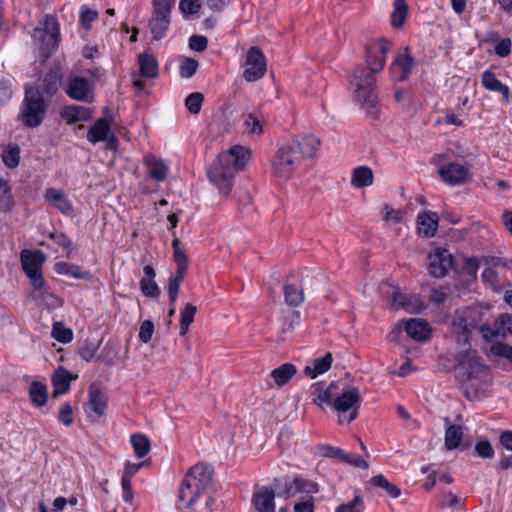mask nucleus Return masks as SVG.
Wrapping results in <instances>:
<instances>
[{
  "instance_id": "1",
  "label": "nucleus",
  "mask_w": 512,
  "mask_h": 512,
  "mask_svg": "<svg viewBox=\"0 0 512 512\" xmlns=\"http://www.w3.org/2000/svg\"><path fill=\"white\" fill-rule=\"evenodd\" d=\"M391 46V43L386 39L370 43L366 48L368 69L358 67L353 71L350 78L351 85L354 87L355 98L372 117L378 114L377 97L374 91V74L384 68L386 54L391 49Z\"/></svg>"
},
{
  "instance_id": "2",
  "label": "nucleus",
  "mask_w": 512,
  "mask_h": 512,
  "mask_svg": "<svg viewBox=\"0 0 512 512\" xmlns=\"http://www.w3.org/2000/svg\"><path fill=\"white\" fill-rule=\"evenodd\" d=\"M249 158V150L240 145H235L218 156L217 161L208 169L207 175L220 194L229 195L233 177L244 169Z\"/></svg>"
},
{
  "instance_id": "3",
  "label": "nucleus",
  "mask_w": 512,
  "mask_h": 512,
  "mask_svg": "<svg viewBox=\"0 0 512 512\" xmlns=\"http://www.w3.org/2000/svg\"><path fill=\"white\" fill-rule=\"evenodd\" d=\"M212 481L209 466L199 463L194 465L183 479L179 490V501L184 508H191L196 499L203 494Z\"/></svg>"
},
{
  "instance_id": "4",
  "label": "nucleus",
  "mask_w": 512,
  "mask_h": 512,
  "mask_svg": "<svg viewBox=\"0 0 512 512\" xmlns=\"http://www.w3.org/2000/svg\"><path fill=\"white\" fill-rule=\"evenodd\" d=\"M32 38L41 62H45L57 50L59 45V24L57 20L51 15H46L44 20L39 22L34 29Z\"/></svg>"
},
{
  "instance_id": "5",
  "label": "nucleus",
  "mask_w": 512,
  "mask_h": 512,
  "mask_svg": "<svg viewBox=\"0 0 512 512\" xmlns=\"http://www.w3.org/2000/svg\"><path fill=\"white\" fill-rule=\"evenodd\" d=\"M45 261V255L40 251L31 252L28 250H24L21 253V263L24 272L27 277L30 279L32 286L35 289L37 294H34L36 298H49L51 301L50 305H57L59 300L53 294H49L46 292L44 286L45 282L41 273V266Z\"/></svg>"
},
{
  "instance_id": "6",
  "label": "nucleus",
  "mask_w": 512,
  "mask_h": 512,
  "mask_svg": "<svg viewBox=\"0 0 512 512\" xmlns=\"http://www.w3.org/2000/svg\"><path fill=\"white\" fill-rule=\"evenodd\" d=\"M48 100L41 93L39 87L27 86L25 99L20 113L24 125L30 128L38 127L45 118Z\"/></svg>"
},
{
  "instance_id": "7",
  "label": "nucleus",
  "mask_w": 512,
  "mask_h": 512,
  "mask_svg": "<svg viewBox=\"0 0 512 512\" xmlns=\"http://www.w3.org/2000/svg\"><path fill=\"white\" fill-rule=\"evenodd\" d=\"M297 153L289 144L281 146L271 159L272 174L281 179H290L301 163Z\"/></svg>"
},
{
  "instance_id": "8",
  "label": "nucleus",
  "mask_w": 512,
  "mask_h": 512,
  "mask_svg": "<svg viewBox=\"0 0 512 512\" xmlns=\"http://www.w3.org/2000/svg\"><path fill=\"white\" fill-rule=\"evenodd\" d=\"M361 397L358 388H350L333 400L334 409L340 413V423H350L357 418Z\"/></svg>"
},
{
  "instance_id": "9",
  "label": "nucleus",
  "mask_w": 512,
  "mask_h": 512,
  "mask_svg": "<svg viewBox=\"0 0 512 512\" xmlns=\"http://www.w3.org/2000/svg\"><path fill=\"white\" fill-rule=\"evenodd\" d=\"M479 311L473 308H465L456 313L453 320V332L458 343H467L469 337L479 323Z\"/></svg>"
},
{
  "instance_id": "10",
  "label": "nucleus",
  "mask_w": 512,
  "mask_h": 512,
  "mask_svg": "<svg viewBox=\"0 0 512 512\" xmlns=\"http://www.w3.org/2000/svg\"><path fill=\"white\" fill-rule=\"evenodd\" d=\"M273 485L278 490V495L284 498L294 497L297 494H316L319 491L317 483L303 478L275 479Z\"/></svg>"
},
{
  "instance_id": "11",
  "label": "nucleus",
  "mask_w": 512,
  "mask_h": 512,
  "mask_svg": "<svg viewBox=\"0 0 512 512\" xmlns=\"http://www.w3.org/2000/svg\"><path fill=\"white\" fill-rule=\"evenodd\" d=\"M457 370L466 380L480 379L488 372L475 350H468L460 354Z\"/></svg>"
},
{
  "instance_id": "12",
  "label": "nucleus",
  "mask_w": 512,
  "mask_h": 512,
  "mask_svg": "<svg viewBox=\"0 0 512 512\" xmlns=\"http://www.w3.org/2000/svg\"><path fill=\"white\" fill-rule=\"evenodd\" d=\"M243 66V78L247 82L261 79L266 72V59L262 51L256 46L250 47Z\"/></svg>"
},
{
  "instance_id": "13",
  "label": "nucleus",
  "mask_w": 512,
  "mask_h": 512,
  "mask_svg": "<svg viewBox=\"0 0 512 512\" xmlns=\"http://www.w3.org/2000/svg\"><path fill=\"white\" fill-rule=\"evenodd\" d=\"M171 7L166 0H153V17L150 21V30L153 38L161 39L169 27Z\"/></svg>"
},
{
  "instance_id": "14",
  "label": "nucleus",
  "mask_w": 512,
  "mask_h": 512,
  "mask_svg": "<svg viewBox=\"0 0 512 512\" xmlns=\"http://www.w3.org/2000/svg\"><path fill=\"white\" fill-rule=\"evenodd\" d=\"M138 67V71L132 73L133 86L142 90L145 87V82L140 78H156L158 76V62L153 55L141 53L138 55Z\"/></svg>"
},
{
  "instance_id": "15",
  "label": "nucleus",
  "mask_w": 512,
  "mask_h": 512,
  "mask_svg": "<svg viewBox=\"0 0 512 512\" xmlns=\"http://www.w3.org/2000/svg\"><path fill=\"white\" fill-rule=\"evenodd\" d=\"M452 255L443 248H436L428 256L429 273L437 278L443 277L452 268Z\"/></svg>"
},
{
  "instance_id": "16",
  "label": "nucleus",
  "mask_w": 512,
  "mask_h": 512,
  "mask_svg": "<svg viewBox=\"0 0 512 512\" xmlns=\"http://www.w3.org/2000/svg\"><path fill=\"white\" fill-rule=\"evenodd\" d=\"M439 175L450 185H460L466 182L469 177V169L460 163H448L439 168Z\"/></svg>"
},
{
  "instance_id": "17",
  "label": "nucleus",
  "mask_w": 512,
  "mask_h": 512,
  "mask_svg": "<svg viewBox=\"0 0 512 512\" xmlns=\"http://www.w3.org/2000/svg\"><path fill=\"white\" fill-rule=\"evenodd\" d=\"M390 302L394 308H403L409 313H419L425 307L424 302L418 295L407 296L396 290L392 292Z\"/></svg>"
},
{
  "instance_id": "18",
  "label": "nucleus",
  "mask_w": 512,
  "mask_h": 512,
  "mask_svg": "<svg viewBox=\"0 0 512 512\" xmlns=\"http://www.w3.org/2000/svg\"><path fill=\"white\" fill-rule=\"evenodd\" d=\"M275 491L272 488L260 487L252 495V505L257 512H275Z\"/></svg>"
},
{
  "instance_id": "19",
  "label": "nucleus",
  "mask_w": 512,
  "mask_h": 512,
  "mask_svg": "<svg viewBox=\"0 0 512 512\" xmlns=\"http://www.w3.org/2000/svg\"><path fill=\"white\" fill-rule=\"evenodd\" d=\"M87 139L91 143L106 141L110 148H113L117 141L116 137L113 134H110L109 123L104 118L98 119L89 129L87 133Z\"/></svg>"
},
{
  "instance_id": "20",
  "label": "nucleus",
  "mask_w": 512,
  "mask_h": 512,
  "mask_svg": "<svg viewBox=\"0 0 512 512\" xmlns=\"http://www.w3.org/2000/svg\"><path fill=\"white\" fill-rule=\"evenodd\" d=\"M44 198L51 206L59 210L62 214L67 216L73 215V205L61 190L48 188L45 190Z\"/></svg>"
},
{
  "instance_id": "21",
  "label": "nucleus",
  "mask_w": 512,
  "mask_h": 512,
  "mask_svg": "<svg viewBox=\"0 0 512 512\" xmlns=\"http://www.w3.org/2000/svg\"><path fill=\"white\" fill-rule=\"evenodd\" d=\"M319 140L313 135L303 136L301 138L293 139L289 145L298 151V155L300 156V161L304 158L313 157L317 151L319 146Z\"/></svg>"
},
{
  "instance_id": "22",
  "label": "nucleus",
  "mask_w": 512,
  "mask_h": 512,
  "mask_svg": "<svg viewBox=\"0 0 512 512\" xmlns=\"http://www.w3.org/2000/svg\"><path fill=\"white\" fill-rule=\"evenodd\" d=\"M61 77L62 74L60 68L55 67L46 74L44 79L41 81V84L36 86L40 88L45 99L49 100L57 92Z\"/></svg>"
},
{
  "instance_id": "23",
  "label": "nucleus",
  "mask_w": 512,
  "mask_h": 512,
  "mask_svg": "<svg viewBox=\"0 0 512 512\" xmlns=\"http://www.w3.org/2000/svg\"><path fill=\"white\" fill-rule=\"evenodd\" d=\"M404 329L412 339L426 340L430 334L429 324L421 318H412L405 322Z\"/></svg>"
},
{
  "instance_id": "24",
  "label": "nucleus",
  "mask_w": 512,
  "mask_h": 512,
  "mask_svg": "<svg viewBox=\"0 0 512 512\" xmlns=\"http://www.w3.org/2000/svg\"><path fill=\"white\" fill-rule=\"evenodd\" d=\"M68 96L77 101H87L89 94L88 81L83 77H73L66 89Z\"/></svg>"
},
{
  "instance_id": "25",
  "label": "nucleus",
  "mask_w": 512,
  "mask_h": 512,
  "mask_svg": "<svg viewBox=\"0 0 512 512\" xmlns=\"http://www.w3.org/2000/svg\"><path fill=\"white\" fill-rule=\"evenodd\" d=\"M92 116L90 108L81 105L66 106L61 111V117L68 123L87 121Z\"/></svg>"
},
{
  "instance_id": "26",
  "label": "nucleus",
  "mask_w": 512,
  "mask_h": 512,
  "mask_svg": "<svg viewBox=\"0 0 512 512\" xmlns=\"http://www.w3.org/2000/svg\"><path fill=\"white\" fill-rule=\"evenodd\" d=\"M438 220V215L435 212H423L417 218L418 232L425 237L434 236L438 228Z\"/></svg>"
},
{
  "instance_id": "27",
  "label": "nucleus",
  "mask_w": 512,
  "mask_h": 512,
  "mask_svg": "<svg viewBox=\"0 0 512 512\" xmlns=\"http://www.w3.org/2000/svg\"><path fill=\"white\" fill-rule=\"evenodd\" d=\"M481 82L485 89L493 92H499L502 94L503 99L506 103L509 102L510 90L509 87L502 84L495 76V74L486 70L482 73Z\"/></svg>"
},
{
  "instance_id": "28",
  "label": "nucleus",
  "mask_w": 512,
  "mask_h": 512,
  "mask_svg": "<svg viewBox=\"0 0 512 512\" xmlns=\"http://www.w3.org/2000/svg\"><path fill=\"white\" fill-rule=\"evenodd\" d=\"M332 361V354L328 352L323 357L314 359L311 365H306L303 372L305 375L315 378L328 371L331 367Z\"/></svg>"
},
{
  "instance_id": "29",
  "label": "nucleus",
  "mask_w": 512,
  "mask_h": 512,
  "mask_svg": "<svg viewBox=\"0 0 512 512\" xmlns=\"http://www.w3.org/2000/svg\"><path fill=\"white\" fill-rule=\"evenodd\" d=\"M71 379V374L66 369L59 367L52 377L53 396L57 397L66 393L70 388Z\"/></svg>"
},
{
  "instance_id": "30",
  "label": "nucleus",
  "mask_w": 512,
  "mask_h": 512,
  "mask_svg": "<svg viewBox=\"0 0 512 512\" xmlns=\"http://www.w3.org/2000/svg\"><path fill=\"white\" fill-rule=\"evenodd\" d=\"M336 388L335 383H331L326 389L321 383H315L311 386V395L314 396L313 401L318 405L333 403V390Z\"/></svg>"
},
{
  "instance_id": "31",
  "label": "nucleus",
  "mask_w": 512,
  "mask_h": 512,
  "mask_svg": "<svg viewBox=\"0 0 512 512\" xmlns=\"http://www.w3.org/2000/svg\"><path fill=\"white\" fill-rule=\"evenodd\" d=\"M297 369L291 363H285L273 369L270 373L271 378L278 387H282L296 374Z\"/></svg>"
},
{
  "instance_id": "32",
  "label": "nucleus",
  "mask_w": 512,
  "mask_h": 512,
  "mask_svg": "<svg viewBox=\"0 0 512 512\" xmlns=\"http://www.w3.org/2000/svg\"><path fill=\"white\" fill-rule=\"evenodd\" d=\"M373 172L369 167L359 166L352 171L351 184L356 188H362L372 185Z\"/></svg>"
},
{
  "instance_id": "33",
  "label": "nucleus",
  "mask_w": 512,
  "mask_h": 512,
  "mask_svg": "<svg viewBox=\"0 0 512 512\" xmlns=\"http://www.w3.org/2000/svg\"><path fill=\"white\" fill-rule=\"evenodd\" d=\"M412 66L413 57L409 54L408 48H405L404 51L399 53L395 58L392 68H398L400 70L399 80L404 81L407 79Z\"/></svg>"
},
{
  "instance_id": "34",
  "label": "nucleus",
  "mask_w": 512,
  "mask_h": 512,
  "mask_svg": "<svg viewBox=\"0 0 512 512\" xmlns=\"http://www.w3.org/2000/svg\"><path fill=\"white\" fill-rule=\"evenodd\" d=\"M145 163L149 167V175L151 178L156 181H162L166 178L168 166L163 160L148 156L145 159Z\"/></svg>"
},
{
  "instance_id": "35",
  "label": "nucleus",
  "mask_w": 512,
  "mask_h": 512,
  "mask_svg": "<svg viewBox=\"0 0 512 512\" xmlns=\"http://www.w3.org/2000/svg\"><path fill=\"white\" fill-rule=\"evenodd\" d=\"M55 271L60 275H66L76 279H88L90 276L88 271H83L78 265L67 262L56 263Z\"/></svg>"
},
{
  "instance_id": "36",
  "label": "nucleus",
  "mask_w": 512,
  "mask_h": 512,
  "mask_svg": "<svg viewBox=\"0 0 512 512\" xmlns=\"http://www.w3.org/2000/svg\"><path fill=\"white\" fill-rule=\"evenodd\" d=\"M463 428L459 425H450L445 431V447L453 450L459 447L463 439Z\"/></svg>"
},
{
  "instance_id": "37",
  "label": "nucleus",
  "mask_w": 512,
  "mask_h": 512,
  "mask_svg": "<svg viewBox=\"0 0 512 512\" xmlns=\"http://www.w3.org/2000/svg\"><path fill=\"white\" fill-rule=\"evenodd\" d=\"M284 298L286 304L297 307L304 300L303 290L294 284L287 283L284 286Z\"/></svg>"
},
{
  "instance_id": "38",
  "label": "nucleus",
  "mask_w": 512,
  "mask_h": 512,
  "mask_svg": "<svg viewBox=\"0 0 512 512\" xmlns=\"http://www.w3.org/2000/svg\"><path fill=\"white\" fill-rule=\"evenodd\" d=\"M393 6L394 11L391 15V24L395 28H400L405 22L408 6L405 0H394Z\"/></svg>"
},
{
  "instance_id": "39",
  "label": "nucleus",
  "mask_w": 512,
  "mask_h": 512,
  "mask_svg": "<svg viewBox=\"0 0 512 512\" xmlns=\"http://www.w3.org/2000/svg\"><path fill=\"white\" fill-rule=\"evenodd\" d=\"M29 396L35 406H43L47 401L46 386L40 382H33L29 388Z\"/></svg>"
},
{
  "instance_id": "40",
  "label": "nucleus",
  "mask_w": 512,
  "mask_h": 512,
  "mask_svg": "<svg viewBox=\"0 0 512 512\" xmlns=\"http://www.w3.org/2000/svg\"><path fill=\"white\" fill-rule=\"evenodd\" d=\"M172 247L174 261L177 264L176 271H179L180 273H186L188 259L184 249L181 248V243L177 237H174L172 241Z\"/></svg>"
},
{
  "instance_id": "41",
  "label": "nucleus",
  "mask_w": 512,
  "mask_h": 512,
  "mask_svg": "<svg viewBox=\"0 0 512 512\" xmlns=\"http://www.w3.org/2000/svg\"><path fill=\"white\" fill-rule=\"evenodd\" d=\"M370 482L379 488L384 489L391 497L398 498L401 495V490L394 484L390 483L386 477L382 474H378L376 476H373L370 479Z\"/></svg>"
},
{
  "instance_id": "42",
  "label": "nucleus",
  "mask_w": 512,
  "mask_h": 512,
  "mask_svg": "<svg viewBox=\"0 0 512 512\" xmlns=\"http://www.w3.org/2000/svg\"><path fill=\"white\" fill-rule=\"evenodd\" d=\"M197 308L196 306L187 303L184 308L181 310L180 317V334L185 335L189 329L190 324L194 321V316L196 314Z\"/></svg>"
},
{
  "instance_id": "43",
  "label": "nucleus",
  "mask_w": 512,
  "mask_h": 512,
  "mask_svg": "<svg viewBox=\"0 0 512 512\" xmlns=\"http://www.w3.org/2000/svg\"><path fill=\"white\" fill-rule=\"evenodd\" d=\"M131 444L137 457L142 458L150 451V441L143 434H134L131 436Z\"/></svg>"
},
{
  "instance_id": "44",
  "label": "nucleus",
  "mask_w": 512,
  "mask_h": 512,
  "mask_svg": "<svg viewBox=\"0 0 512 512\" xmlns=\"http://www.w3.org/2000/svg\"><path fill=\"white\" fill-rule=\"evenodd\" d=\"M89 407L97 416H102L104 414L106 398L101 391H90Z\"/></svg>"
},
{
  "instance_id": "45",
  "label": "nucleus",
  "mask_w": 512,
  "mask_h": 512,
  "mask_svg": "<svg viewBox=\"0 0 512 512\" xmlns=\"http://www.w3.org/2000/svg\"><path fill=\"white\" fill-rule=\"evenodd\" d=\"M19 160L20 149L17 145H9L2 153V161L10 169L17 167Z\"/></svg>"
},
{
  "instance_id": "46",
  "label": "nucleus",
  "mask_w": 512,
  "mask_h": 512,
  "mask_svg": "<svg viewBox=\"0 0 512 512\" xmlns=\"http://www.w3.org/2000/svg\"><path fill=\"white\" fill-rule=\"evenodd\" d=\"M13 206L11 189L6 180H0V210L9 211Z\"/></svg>"
},
{
  "instance_id": "47",
  "label": "nucleus",
  "mask_w": 512,
  "mask_h": 512,
  "mask_svg": "<svg viewBox=\"0 0 512 512\" xmlns=\"http://www.w3.org/2000/svg\"><path fill=\"white\" fill-rule=\"evenodd\" d=\"M490 353L495 357L506 359L512 365V346L496 341L492 343Z\"/></svg>"
},
{
  "instance_id": "48",
  "label": "nucleus",
  "mask_w": 512,
  "mask_h": 512,
  "mask_svg": "<svg viewBox=\"0 0 512 512\" xmlns=\"http://www.w3.org/2000/svg\"><path fill=\"white\" fill-rule=\"evenodd\" d=\"M245 131L251 135H260L263 132L262 121L251 113L244 114Z\"/></svg>"
},
{
  "instance_id": "49",
  "label": "nucleus",
  "mask_w": 512,
  "mask_h": 512,
  "mask_svg": "<svg viewBox=\"0 0 512 512\" xmlns=\"http://www.w3.org/2000/svg\"><path fill=\"white\" fill-rule=\"evenodd\" d=\"M185 277V273H180L176 271V274L171 276L168 284V295L171 303H174L177 299L179 287L183 282Z\"/></svg>"
},
{
  "instance_id": "50",
  "label": "nucleus",
  "mask_w": 512,
  "mask_h": 512,
  "mask_svg": "<svg viewBox=\"0 0 512 512\" xmlns=\"http://www.w3.org/2000/svg\"><path fill=\"white\" fill-rule=\"evenodd\" d=\"M294 512H314L315 498L313 494H305L293 506Z\"/></svg>"
},
{
  "instance_id": "51",
  "label": "nucleus",
  "mask_w": 512,
  "mask_h": 512,
  "mask_svg": "<svg viewBox=\"0 0 512 512\" xmlns=\"http://www.w3.org/2000/svg\"><path fill=\"white\" fill-rule=\"evenodd\" d=\"M98 12L94 9L84 7L81 9L79 19L80 25L85 30H91L92 23L98 19Z\"/></svg>"
},
{
  "instance_id": "52",
  "label": "nucleus",
  "mask_w": 512,
  "mask_h": 512,
  "mask_svg": "<svg viewBox=\"0 0 512 512\" xmlns=\"http://www.w3.org/2000/svg\"><path fill=\"white\" fill-rule=\"evenodd\" d=\"M204 97L199 92L189 94L185 99V106L192 114H198L201 110Z\"/></svg>"
},
{
  "instance_id": "53",
  "label": "nucleus",
  "mask_w": 512,
  "mask_h": 512,
  "mask_svg": "<svg viewBox=\"0 0 512 512\" xmlns=\"http://www.w3.org/2000/svg\"><path fill=\"white\" fill-rule=\"evenodd\" d=\"M52 336L62 343H68L73 338V333L70 329L65 328L61 323L56 322L52 328Z\"/></svg>"
},
{
  "instance_id": "54",
  "label": "nucleus",
  "mask_w": 512,
  "mask_h": 512,
  "mask_svg": "<svg viewBox=\"0 0 512 512\" xmlns=\"http://www.w3.org/2000/svg\"><path fill=\"white\" fill-rule=\"evenodd\" d=\"M199 63L192 58H184L180 65V75L182 78H191L197 71Z\"/></svg>"
},
{
  "instance_id": "55",
  "label": "nucleus",
  "mask_w": 512,
  "mask_h": 512,
  "mask_svg": "<svg viewBox=\"0 0 512 512\" xmlns=\"http://www.w3.org/2000/svg\"><path fill=\"white\" fill-rule=\"evenodd\" d=\"M49 238L53 240L57 245L63 247L67 250V257L70 256L73 251L72 241L62 232H51L49 233Z\"/></svg>"
},
{
  "instance_id": "56",
  "label": "nucleus",
  "mask_w": 512,
  "mask_h": 512,
  "mask_svg": "<svg viewBox=\"0 0 512 512\" xmlns=\"http://www.w3.org/2000/svg\"><path fill=\"white\" fill-rule=\"evenodd\" d=\"M364 510V502L360 496L345 504H341L336 508L335 512H362Z\"/></svg>"
},
{
  "instance_id": "57",
  "label": "nucleus",
  "mask_w": 512,
  "mask_h": 512,
  "mask_svg": "<svg viewBox=\"0 0 512 512\" xmlns=\"http://www.w3.org/2000/svg\"><path fill=\"white\" fill-rule=\"evenodd\" d=\"M140 288L142 293L151 298L158 297L160 290L154 279H142L140 281Z\"/></svg>"
},
{
  "instance_id": "58",
  "label": "nucleus",
  "mask_w": 512,
  "mask_h": 512,
  "mask_svg": "<svg viewBox=\"0 0 512 512\" xmlns=\"http://www.w3.org/2000/svg\"><path fill=\"white\" fill-rule=\"evenodd\" d=\"M496 327L501 330V337L506 338L508 334H512V316L502 314L496 321Z\"/></svg>"
},
{
  "instance_id": "59",
  "label": "nucleus",
  "mask_w": 512,
  "mask_h": 512,
  "mask_svg": "<svg viewBox=\"0 0 512 512\" xmlns=\"http://www.w3.org/2000/svg\"><path fill=\"white\" fill-rule=\"evenodd\" d=\"M474 449L476 454L481 458L487 459L494 456V449L491 443L486 439L477 442Z\"/></svg>"
},
{
  "instance_id": "60",
  "label": "nucleus",
  "mask_w": 512,
  "mask_h": 512,
  "mask_svg": "<svg viewBox=\"0 0 512 512\" xmlns=\"http://www.w3.org/2000/svg\"><path fill=\"white\" fill-rule=\"evenodd\" d=\"M383 219L387 222L399 223L403 219V212L396 210L390 205H385L382 210Z\"/></svg>"
},
{
  "instance_id": "61",
  "label": "nucleus",
  "mask_w": 512,
  "mask_h": 512,
  "mask_svg": "<svg viewBox=\"0 0 512 512\" xmlns=\"http://www.w3.org/2000/svg\"><path fill=\"white\" fill-rule=\"evenodd\" d=\"M97 346L91 342L83 341L79 346V354L85 361H91L97 352Z\"/></svg>"
},
{
  "instance_id": "62",
  "label": "nucleus",
  "mask_w": 512,
  "mask_h": 512,
  "mask_svg": "<svg viewBox=\"0 0 512 512\" xmlns=\"http://www.w3.org/2000/svg\"><path fill=\"white\" fill-rule=\"evenodd\" d=\"M154 333V324L150 320H145L141 323L139 330V339L143 343H149Z\"/></svg>"
},
{
  "instance_id": "63",
  "label": "nucleus",
  "mask_w": 512,
  "mask_h": 512,
  "mask_svg": "<svg viewBox=\"0 0 512 512\" xmlns=\"http://www.w3.org/2000/svg\"><path fill=\"white\" fill-rule=\"evenodd\" d=\"M179 8L184 14H196L201 8V0H180Z\"/></svg>"
},
{
  "instance_id": "64",
  "label": "nucleus",
  "mask_w": 512,
  "mask_h": 512,
  "mask_svg": "<svg viewBox=\"0 0 512 512\" xmlns=\"http://www.w3.org/2000/svg\"><path fill=\"white\" fill-rule=\"evenodd\" d=\"M58 419L66 426H70L73 423V411L69 403H65L60 407Z\"/></svg>"
}]
</instances>
